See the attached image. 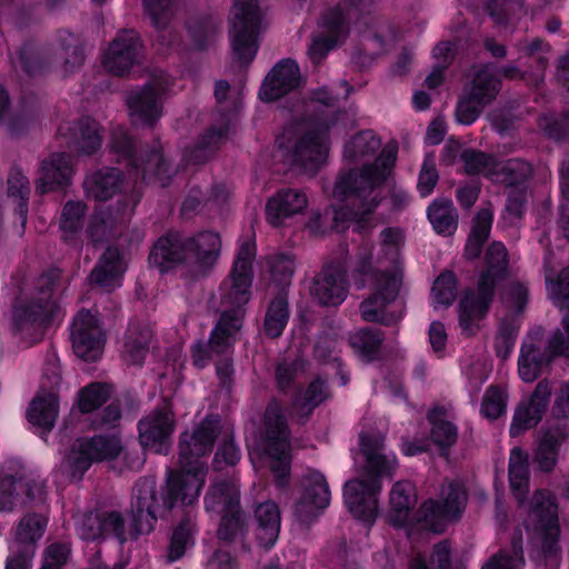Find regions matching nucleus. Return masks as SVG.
Returning a JSON list of instances; mask_svg holds the SVG:
<instances>
[{
    "instance_id": "f257e3e1",
    "label": "nucleus",
    "mask_w": 569,
    "mask_h": 569,
    "mask_svg": "<svg viewBox=\"0 0 569 569\" xmlns=\"http://www.w3.org/2000/svg\"><path fill=\"white\" fill-rule=\"evenodd\" d=\"M380 147V139L371 130L359 132L346 144L343 158L355 163L363 162V166L360 170L342 171L338 176L332 197L343 204L333 207L332 228L343 230L349 222H356L360 231L378 207V189L390 176L397 159V148L387 146L370 163L369 159Z\"/></svg>"
},
{
    "instance_id": "f03ea898",
    "label": "nucleus",
    "mask_w": 569,
    "mask_h": 569,
    "mask_svg": "<svg viewBox=\"0 0 569 569\" xmlns=\"http://www.w3.org/2000/svg\"><path fill=\"white\" fill-rule=\"evenodd\" d=\"M403 243L405 236L400 229L386 228L380 233L379 249L375 254L369 244L360 248L355 283L358 289L368 284L372 291L360 305L361 318L365 321L389 326L402 318V312L388 311V307L399 293L400 250Z\"/></svg>"
},
{
    "instance_id": "7ed1b4c3",
    "label": "nucleus",
    "mask_w": 569,
    "mask_h": 569,
    "mask_svg": "<svg viewBox=\"0 0 569 569\" xmlns=\"http://www.w3.org/2000/svg\"><path fill=\"white\" fill-rule=\"evenodd\" d=\"M335 98L327 89L316 91L303 110L308 116L287 124L278 138L286 161L306 173L317 172L325 164L329 143L327 133L336 124Z\"/></svg>"
},
{
    "instance_id": "20e7f679",
    "label": "nucleus",
    "mask_w": 569,
    "mask_h": 569,
    "mask_svg": "<svg viewBox=\"0 0 569 569\" xmlns=\"http://www.w3.org/2000/svg\"><path fill=\"white\" fill-rule=\"evenodd\" d=\"M360 449L365 458L361 475L345 483L343 499L355 518L372 525L379 513L381 481L393 476L398 462L396 455L387 450L380 433H362Z\"/></svg>"
},
{
    "instance_id": "39448f33",
    "label": "nucleus",
    "mask_w": 569,
    "mask_h": 569,
    "mask_svg": "<svg viewBox=\"0 0 569 569\" xmlns=\"http://www.w3.org/2000/svg\"><path fill=\"white\" fill-rule=\"evenodd\" d=\"M254 256V242L251 239L241 241L231 271L219 287L220 303L224 310L210 336L209 348L213 352H227L242 326L243 307L251 298Z\"/></svg>"
},
{
    "instance_id": "423d86ee",
    "label": "nucleus",
    "mask_w": 569,
    "mask_h": 569,
    "mask_svg": "<svg viewBox=\"0 0 569 569\" xmlns=\"http://www.w3.org/2000/svg\"><path fill=\"white\" fill-rule=\"evenodd\" d=\"M528 480V455L520 448H513L509 458V482L512 493L527 515L526 530L532 532L546 555H553L558 550V506L555 497L545 490L536 491L529 501H525Z\"/></svg>"
},
{
    "instance_id": "0eeeda50",
    "label": "nucleus",
    "mask_w": 569,
    "mask_h": 569,
    "mask_svg": "<svg viewBox=\"0 0 569 569\" xmlns=\"http://www.w3.org/2000/svg\"><path fill=\"white\" fill-rule=\"evenodd\" d=\"M154 477L140 478L134 487L131 501V535L137 539L153 530L157 518L172 511L178 501V469L168 467L160 497L157 495Z\"/></svg>"
},
{
    "instance_id": "6e6552de",
    "label": "nucleus",
    "mask_w": 569,
    "mask_h": 569,
    "mask_svg": "<svg viewBox=\"0 0 569 569\" xmlns=\"http://www.w3.org/2000/svg\"><path fill=\"white\" fill-rule=\"evenodd\" d=\"M507 270V249L501 242H492L486 252V270L481 273L477 290L463 292L459 306V326L463 333L473 335L486 317L497 283Z\"/></svg>"
},
{
    "instance_id": "1a4fd4ad",
    "label": "nucleus",
    "mask_w": 569,
    "mask_h": 569,
    "mask_svg": "<svg viewBox=\"0 0 569 569\" xmlns=\"http://www.w3.org/2000/svg\"><path fill=\"white\" fill-rule=\"evenodd\" d=\"M60 276L59 269H50L41 274L37 281L34 296L28 302L14 307L13 328L21 338L38 340L44 327L58 316L59 307L53 299V292Z\"/></svg>"
},
{
    "instance_id": "9d476101",
    "label": "nucleus",
    "mask_w": 569,
    "mask_h": 569,
    "mask_svg": "<svg viewBox=\"0 0 569 569\" xmlns=\"http://www.w3.org/2000/svg\"><path fill=\"white\" fill-rule=\"evenodd\" d=\"M219 432V422L206 419L199 425L184 448L180 446V456L189 453L193 459L180 458V503L192 505L197 501L206 477V465L200 458L211 451Z\"/></svg>"
},
{
    "instance_id": "9b49d317",
    "label": "nucleus",
    "mask_w": 569,
    "mask_h": 569,
    "mask_svg": "<svg viewBox=\"0 0 569 569\" xmlns=\"http://www.w3.org/2000/svg\"><path fill=\"white\" fill-rule=\"evenodd\" d=\"M84 49L80 38L68 31L60 30L53 51H40L33 44L26 43L19 51L21 68L30 76L42 73L57 66L63 76L78 71L84 63Z\"/></svg>"
},
{
    "instance_id": "f8f14e48",
    "label": "nucleus",
    "mask_w": 569,
    "mask_h": 569,
    "mask_svg": "<svg viewBox=\"0 0 569 569\" xmlns=\"http://www.w3.org/2000/svg\"><path fill=\"white\" fill-rule=\"evenodd\" d=\"M121 443L116 436L78 438L70 452L56 467L53 475L58 485L80 481L93 462L112 460L119 456Z\"/></svg>"
},
{
    "instance_id": "ddd939ff",
    "label": "nucleus",
    "mask_w": 569,
    "mask_h": 569,
    "mask_svg": "<svg viewBox=\"0 0 569 569\" xmlns=\"http://www.w3.org/2000/svg\"><path fill=\"white\" fill-rule=\"evenodd\" d=\"M229 21L233 59L247 66L258 52L259 34L262 28V13L257 0H234Z\"/></svg>"
},
{
    "instance_id": "4468645a",
    "label": "nucleus",
    "mask_w": 569,
    "mask_h": 569,
    "mask_svg": "<svg viewBox=\"0 0 569 569\" xmlns=\"http://www.w3.org/2000/svg\"><path fill=\"white\" fill-rule=\"evenodd\" d=\"M370 7V0H349L343 7L339 6L328 12L321 22V30L312 38L308 49L310 60L317 64L348 33V23L358 18Z\"/></svg>"
},
{
    "instance_id": "2eb2a0df",
    "label": "nucleus",
    "mask_w": 569,
    "mask_h": 569,
    "mask_svg": "<svg viewBox=\"0 0 569 569\" xmlns=\"http://www.w3.org/2000/svg\"><path fill=\"white\" fill-rule=\"evenodd\" d=\"M206 508L222 515L218 537L230 542L243 536V516L239 509V487L234 477L216 481L204 498Z\"/></svg>"
},
{
    "instance_id": "dca6fc26",
    "label": "nucleus",
    "mask_w": 569,
    "mask_h": 569,
    "mask_svg": "<svg viewBox=\"0 0 569 569\" xmlns=\"http://www.w3.org/2000/svg\"><path fill=\"white\" fill-rule=\"evenodd\" d=\"M111 148L127 160L128 166L131 167L129 174L134 177L136 182L157 179L161 187L170 183L168 166L160 148L153 147L146 158H138L132 138L121 127L113 129L111 133Z\"/></svg>"
},
{
    "instance_id": "f3484780",
    "label": "nucleus",
    "mask_w": 569,
    "mask_h": 569,
    "mask_svg": "<svg viewBox=\"0 0 569 569\" xmlns=\"http://www.w3.org/2000/svg\"><path fill=\"white\" fill-rule=\"evenodd\" d=\"M221 251L217 232L202 231L180 242V274L197 279L216 264Z\"/></svg>"
},
{
    "instance_id": "a211bd4d",
    "label": "nucleus",
    "mask_w": 569,
    "mask_h": 569,
    "mask_svg": "<svg viewBox=\"0 0 569 569\" xmlns=\"http://www.w3.org/2000/svg\"><path fill=\"white\" fill-rule=\"evenodd\" d=\"M267 453L271 458V470L276 482L283 487L288 482L290 469L289 441L286 419L277 401H271L264 413Z\"/></svg>"
},
{
    "instance_id": "6ab92c4d",
    "label": "nucleus",
    "mask_w": 569,
    "mask_h": 569,
    "mask_svg": "<svg viewBox=\"0 0 569 569\" xmlns=\"http://www.w3.org/2000/svg\"><path fill=\"white\" fill-rule=\"evenodd\" d=\"M467 493L459 482H447L441 489V499L428 500L421 505L417 513V522L421 528L432 532H442L446 523L458 518L465 509Z\"/></svg>"
},
{
    "instance_id": "aec40b11",
    "label": "nucleus",
    "mask_w": 569,
    "mask_h": 569,
    "mask_svg": "<svg viewBox=\"0 0 569 569\" xmlns=\"http://www.w3.org/2000/svg\"><path fill=\"white\" fill-rule=\"evenodd\" d=\"M500 90V81L491 64L479 68L473 76L469 90L460 98L456 108V119L459 123L471 124L491 103Z\"/></svg>"
},
{
    "instance_id": "412c9836",
    "label": "nucleus",
    "mask_w": 569,
    "mask_h": 569,
    "mask_svg": "<svg viewBox=\"0 0 569 569\" xmlns=\"http://www.w3.org/2000/svg\"><path fill=\"white\" fill-rule=\"evenodd\" d=\"M176 421L172 407L164 403L154 409L138 423L139 441L144 449L168 455L172 446Z\"/></svg>"
},
{
    "instance_id": "4be33fe9",
    "label": "nucleus",
    "mask_w": 569,
    "mask_h": 569,
    "mask_svg": "<svg viewBox=\"0 0 569 569\" xmlns=\"http://www.w3.org/2000/svg\"><path fill=\"white\" fill-rule=\"evenodd\" d=\"M562 326L567 333L563 337L560 330H557L550 337L546 353H541L539 349L532 345H523L518 359L519 377L525 382H532L537 379L542 368L551 360L552 357L563 355L569 351V313L563 316Z\"/></svg>"
},
{
    "instance_id": "5701e85b",
    "label": "nucleus",
    "mask_w": 569,
    "mask_h": 569,
    "mask_svg": "<svg viewBox=\"0 0 569 569\" xmlns=\"http://www.w3.org/2000/svg\"><path fill=\"white\" fill-rule=\"evenodd\" d=\"M528 301V288L521 282H510L502 293V302L505 307L513 313L510 319H503L499 325L498 335L496 337L495 347L497 355L506 358L513 348L519 321L516 315L523 311Z\"/></svg>"
},
{
    "instance_id": "b1692460",
    "label": "nucleus",
    "mask_w": 569,
    "mask_h": 569,
    "mask_svg": "<svg viewBox=\"0 0 569 569\" xmlns=\"http://www.w3.org/2000/svg\"><path fill=\"white\" fill-rule=\"evenodd\" d=\"M141 56L142 43L139 34L134 30H122L104 51L102 66L108 72L122 77L140 62Z\"/></svg>"
},
{
    "instance_id": "393cba45",
    "label": "nucleus",
    "mask_w": 569,
    "mask_h": 569,
    "mask_svg": "<svg viewBox=\"0 0 569 569\" xmlns=\"http://www.w3.org/2000/svg\"><path fill=\"white\" fill-rule=\"evenodd\" d=\"M71 341L74 353L86 361H94L101 356L104 333L98 318L89 310H81L74 317Z\"/></svg>"
},
{
    "instance_id": "a878e982",
    "label": "nucleus",
    "mask_w": 569,
    "mask_h": 569,
    "mask_svg": "<svg viewBox=\"0 0 569 569\" xmlns=\"http://www.w3.org/2000/svg\"><path fill=\"white\" fill-rule=\"evenodd\" d=\"M167 82L162 79L147 83L127 96V106L134 124L153 126L162 112V94Z\"/></svg>"
},
{
    "instance_id": "bb28decb",
    "label": "nucleus",
    "mask_w": 569,
    "mask_h": 569,
    "mask_svg": "<svg viewBox=\"0 0 569 569\" xmlns=\"http://www.w3.org/2000/svg\"><path fill=\"white\" fill-rule=\"evenodd\" d=\"M303 492L297 502L295 513L300 522L312 521L330 503V490L325 476L309 470L302 479Z\"/></svg>"
},
{
    "instance_id": "cd10ccee",
    "label": "nucleus",
    "mask_w": 569,
    "mask_h": 569,
    "mask_svg": "<svg viewBox=\"0 0 569 569\" xmlns=\"http://www.w3.org/2000/svg\"><path fill=\"white\" fill-rule=\"evenodd\" d=\"M101 126L90 117H81L74 122H63L58 128V136L66 139L68 148L91 156L102 146Z\"/></svg>"
},
{
    "instance_id": "c85d7f7f",
    "label": "nucleus",
    "mask_w": 569,
    "mask_h": 569,
    "mask_svg": "<svg viewBox=\"0 0 569 569\" xmlns=\"http://www.w3.org/2000/svg\"><path fill=\"white\" fill-rule=\"evenodd\" d=\"M44 482L31 476L6 477L0 480V511H10L16 506L42 500Z\"/></svg>"
},
{
    "instance_id": "c756f323",
    "label": "nucleus",
    "mask_w": 569,
    "mask_h": 569,
    "mask_svg": "<svg viewBox=\"0 0 569 569\" xmlns=\"http://www.w3.org/2000/svg\"><path fill=\"white\" fill-rule=\"evenodd\" d=\"M551 396V386L547 380L540 381L531 397L519 403L510 426L511 437H519L536 427L546 411Z\"/></svg>"
},
{
    "instance_id": "7c9ffc66",
    "label": "nucleus",
    "mask_w": 569,
    "mask_h": 569,
    "mask_svg": "<svg viewBox=\"0 0 569 569\" xmlns=\"http://www.w3.org/2000/svg\"><path fill=\"white\" fill-rule=\"evenodd\" d=\"M127 269V254L118 247L110 246L99 258L89 279L91 283L111 292L121 287Z\"/></svg>"
},
{
    "instance_id": "2f4dec72",
    "label": "nucleus",
    "mask_w": 569,
    "mask_h": 569,
    "mask_svg": "<svg viewBox=\"0 0 569 569\" xmlns=\"http://www.w3.org/2000/svg\"><path fill=\"white\" fill-rule=\"evenodd\" d=\"M310 293L322 306L341 305L348 295L346 271L340 266H326L316 276Z\"/></svg>"
},
{
    "instance_id": "473e14b6",
    "label": "nucleus",
    "mask_w": 569,
    "mask_h": 569,
    "mask_svg": "<svg viewBox=\"0 0 569 569\" xmlns=\"http://www.w3.org/2000/svg\"><path fill=\"white\" fill-rule=\"evenodd\" d=\"M300 70L296 61L283 59L279 61L267 74L261 88L260 99L274 101L299 87Z\"/></svg>"
},
{
    "instance_id": "72a5a7b5",
    "label": "nucleus",
    "mask_w": 569,
    "mask_h": 569,
    "mask_svg": "<svg viewBox=\"0 0 569 569\" xmlns=\"http://www.w3.org/2000/svg\"><path fill=\"white\" fill-rule=\"evenodd\" d=\"M72 157L67 152H56L41 162L37 191L47 193L71 183L74 174Z\"/></svg>"
},
{
    "instance_id": "f704fd0d",
    "label": "nucleus",
    "mask_w": 569,
    "mask_h": 569,
    "mask_svg": "<svg viewBox=\"0 0 569 569\" xmlns=\"http://www.w3.org/2000/svg\"><path fill=\"white\" fill-rule=\"evenodd\" d=\"M233 124V116L222 117L204 131L192 148L184 151V161L189 164H200L208 161L213 153L227 141Z\"/></svg>"
},
{
    "instance_id": "c9c22d12",
    "label": "nucleus",
    "mask_w": 569,
    "mask_h": 569,
    "mask_svg": "<svg viewBox=\"0 0 569 569\" xmlns=\"http://www.w3.org/2000/svg\"><path fill=\"white\" fill-rule=\"evenodd\" d=\"M140 199V191H134L130 197L119 200L118 217H113L110 211H96L86 231L91 242L98 243L103 241L111 233L116 221L123 222L128 220Z\"/></svg>"
},
{
    "instance_id": "e433bc0d",
    "label": "nucleus",
    "mask_w": 569,
    "mask_h": 569,
    "mask_svg": "<svg viewBox=\"0 0 569 569\" xmlns=\"http://www.w3.org/2000/svg\"><path fill=\"white\" fill-rule=\"evenodd\" d=\"M308 206L307 194L299 189H281L266 204L267 221L279 227L287 218L301 213Z\"/></svg>"
},
{
    "instance_id": "4c0bfd02",
    "label": "nucleus",
    "mask_w": 569,
    "mask_h": 569,
    "mask_svg": "<svg viewBox=\"0 0 569 569\" xmlns=\"http://www.w3.org/2000/svg\"><path fill=\"white\" fill-rule=\"evenodd\" d=\"M416 505L415 486L410 481H397L389 493L388 521L397 528L409 526Z\"/></svg>"
},
{
    "instance_id": "58836bf2",
    "label": "nucleus",
    "mask_w": 569,
    "mask_h": 569,
    "mask_svg": "<svg viewBox=\"0 0 569 569\" xmlns=\"http://www.w3.org/2000/svg\"><path fill=\"white\" fill-rule=\"evenodd\" d=\"M153 332L149 326L131 321L124 336L123 361L128 365H142L149 352Z\"/></svg>"
},
{
    "instance_id": "ea45409f",
    "label": "nucleus",
    "mask_w": 569,
    "mask_h": 569,
    "mask_svg": "<svg viewBox=\"0 0 569 569\" xmlns=\"http://www.w3.org/2000/svg\"><path fill=\"white\" fill-rule=\"evenodd\" d=\"M256 537L259 545L266 549L272 548L279 537L281 516L278 506L272 501H266L257 506L254 510Z\"/></svg>"
},
{
    "instance_id": "a19ab883",
    "label": "nucleus",
    "mask_w": 569,
    "mask_h": 569,
    "mask_svg": "<svg viewBox=\"0 0 569 569\" xmlns=\"http://www.w3.org/2000/svg\"><path fill=\"white\" fill-rule=\"evenodd\" d=\"M568 438V425L559 422L542 435L536 452V461L543 471H550L557 463L559 449Z\"/></svg>"
},
{
    "instance_id": "79ce46f5",
    "label": "nucleus",
    "mask_w": 569,
    "mask_h": 569,
    "mask_svg": "<svg viewBox=\"0 0 569 569\" xmlns=\"http://www.w3.org/2000/svg\"><path fill=\"white\" fill-rule=\"evenodd\" d=\"M48 519L36 512L26 513L12 530L11 545L37 552L38 541L42 538Z\"/></svg>"
},
{
    "instance_id": "37998d69",
    "label": "nucleus",
    "mask_w": 569,
    "mask_h": 569,
    "mask_svg": "<svg viewBox=\"0 0 569 569\" xmlns=\"http://www.w3.org/2000/svg\"><path fill=\"white\" fill-rule=\"evenodd\" d=\"M147 16L159 32L163 43H171L173 21L177 13L176 0H142Z\"/></svg>"
},
{
    "instance_id": "c03bdc74",
    "label": "nucleus",
    "mask_w": 569,
    "mask_h": 569,
    "mask_svg": "<svg viewBox=\"0 0 569 569\" xmlns=\"http://www.w3.org/2000/svg\"><path fill=\"white\" fill-rule=\"evenodd\" d=\"M122 181V174L119 169L104 168L88 176L83 187L88 197L106 201L119 191Z\"/></svg>"
},
{
    "instance_id": "a18cd8bd",
    "label": "nucleus",
    "mask_w": 569,
    "mask_h": 569,
    "mask_svg": "<svg viewBox=\"0 0 569 569\" xmlns=\"http://www.w3.org/2000/svg\"><path fill=\"white\" fill-rule=\"evenodd\" d=\"M87 206L81 201L69 200L61 209L59 230L66 243L80 246Z\"/></svg>"
},
{
    "instance_id": "49530a36",
    "label": "nucleus",
    "mask_w": 569,
    "mask_h": 569,
    "mask_svg": "<svg viewBox=\"0 0 569 569\" xmlns=\"http://www.w3.org/2000/svg\"><path fill=\"white\" fill-rule=\"evenodd\" d=\"M58 412V397L53 391H50L44 395H38L32 400L27 412V418L30 423L48 432L53 428Z\"/></svg>"
},
{
    "instance_id": "de8ad7c7",
    "label": "nucleus",
    "mask_w": 569,
    "mask_h": 569,
    "mask_svg": "<svg viewBox=\"0 0 569 569\" xmlns=\"http://www.w3.org/2000/svg\"><path fill=\"white\" fill-rule=\"evenodd\" d=\"M149 262L158 268L161 273L176 269L178 264V234L169 232L154 243Z\"/></svg>"
},
{
    "instance_id": "09e8293b",
    "label": "nucleus",
    "mask_w": 569,
    "mask_h": 569,
    "mask_svg": "<svg viewBox=\"0 0 569 569\" xmlns=\"http://www.w3.org/2000/svg\"><path fill=\"white\" fill-rule=\"evenodd\" d=\"M492 221L493 210L490 206H486L477 212L465 249L469 259L479 257L482 244L490 234Z\"/></svg>"
},
{
    "instance_id": "8fccbe9b",
    "label": "nucleus",
    "mask_w": 569,
    "mask_h": 569,
    "mask_svg": "<svg viewBox=\"0 0 569 569\" xmlns=\"http://www.w3.org/2000/svg\"><path fill=\"white\" fill-rule=\"evenodd\" d=\"M428 218L439 234H452L458 224V213L449 199L435 200L428 208Z\"/></svg>"
},
{
    "instance_id": "3c124183",
    "label": "nucleus",
    "mask_w": 569,
    "mask_h": 569,
    "mask_svg": "<svg viewBox=\"0 0 569 569\" xmlns=\"http://www.w3.org/2000/svg\"><path fill=\"white\" fill-rule=\"evenodd\" d=\"M431 423V438L440 448L451 447L458 437L457 427L447 419V411L433 408L428 413Z\"/></svg>"
},
{
    "instance_id": "603ef678",
    "label": "nucleus",
    "mask_w": 569,
    "mask_h": 569,
    "mask_svg": "<svg viewBox=\"0 0 569 569\" xmlns=\"http://www.w3.org/2000/svg\"><path fill=\"white\" fill-rule=\"evenodd\" d=\"M383 340L380 330L360 329L349 337V345L353 351L366 361L377 355Z\"/></svg>"
},
{
    "instance_id": "864d4df0",
    "label": "nucleus",
    "mask_w": 569,
    "mask_h": 569,
    "mask_svg": "<svg viewBox=\"0 0 569 569\" xmlns=\"http://www.w3.org/2000/svg\"><path fill=\"white\" fill-rule=\"evenodd\" d=\"M532 172L531 166L520 159H510L503 162L497 161L496 173H491L492 181L508 186L517 184Z\"/></svg>"
},
{
    "instance_id": "5fc2aeb1",
    "label": "nucleus",
    "mask_w": 569,
    "mask_h": 569,
    "mask_svg": "<svg viewBox=\"0 0 569 569\" xmlns=\"http://www.w3.org/2000/svg\"><path fill=\"white\" fill-rule=\"evenodd\" d=\"M457 296V279L451 271L442 272L431 290V306L435 310L446 309L452 305Z\"/></svg>"
},
{
    "instance_id": "6e6d98bb",
    "label": "nucleus",
    "mask_w": 569,
    "mask_h": 569,
    "mask_svg": "<svg viewBox=\"0 0 569 569\" xmlns=\"http://www.w3.org/2000/svg\"><path fill=\"white\" fill-rule=\"evenodd\" d=\"M289 319L288 302L283 295L273 299L267 310L264 318L266 333L271 338L279 337Z\"/></svg>"
},
{
    "instance_id": "4d7b16f0",
    "label": "nucleus",
    "mask_w": 569,
    "mask_h": 569,
    "mask_svg": "<svg viewBox=\"0 0 569 569\" xmlns=\"http://www.w3.org/2000/svg\"><path fill=\"white\" fill-rule=\"evenodd\" d=\"M29 193L28 178L20 170L13 169L8 178V196L19 200L17 213L21 219L22 226L27 221Z\"/></svg>"
},
{
    "instance_id": "13d9d810",
    "label": "nucleus",
    "mask_w": 569,
    "mask_h": 569,
    "mask_svg": "<svg viewBox=\"0 0 569 569\" xmlns=\"http://www.w3.org/2000/svg\"><path fill=\"white\" fill-rule=\"evenodd\" d=\"M461 161L469 174H482L492 181L491 173H496L497 160L481 151L472 149L461 153Z\"/></svg>"
},
{
    "instance_id": "bf43d9fd",
    "label": "nucleus",
    "mask_w": 569,
    "mask_h": 569,
    "mask_svg": "<svg viewBox=\"0 0 569 569\" xmlns=\"http://www.w3.org/2000/svg\"><path fill=\"white\" fill-rule=\"evenodd\" d=\"M547 291L550 300L559 308H569V268H565L557 277L546 273Z\"/></svg>"
},
{
    "instance_id": "052dcab7",
    "label": "nucleus",
    "mask_w": 569,
    "mask_h": 569,
    "mask_svg": "<svg viewBox=\"0 0 569 569\" xmlns=\"http://www.w3.org/2000/svg\"><path fill=\"white\" fill-rule=\"evenodd\" d=\"M523 565L521 539H513L510 550H500L482 569H519Z\"/></svg>"
},
{
    "instance_id": "680f3d73",
    "label": "nucleus",
    "mask_w": 569,
    "mask_h": 569,
    "mask_svg": "<svg viewBox=\"0 0 569 569\" xmlns=\"http://www.w3.org/2000/svg\"><path fill=\"white\" fill-rule=\"evenodd\" d=\"M110 397V388L106 383L93 382L80 391L79 409L81 412H91L102 406Z\"/></svg>"
},
{
    "instance_id": "e2e57ef3",
    "label": "nucleus",
    "mask_w": 569,
    "mask_h": 569,
    "mask_svg": "<svg viewBox=\"0 0 569 569\" xmlns=\"http://www.w3.org/2000/svg\"><path fill=\"white\" fill-rule=\"evenodd\" d=\"M98 517L101 527V539L114 537L120 545H123L127 538L122 515L118 511H98Z\"/></svg>"
},
{
    "instance_id": "0e129e2a",
    "label": "nucleus",
    "mask_w": 569,
    "mask_h": 569,
    "mask_svg": "<svg viewBox=\"0 0 569 569\" xmlns=\"http://www.w3.org/2000/svg\"><path fill=\"white\" fill-rule=\"evenodd\" d=\"M340 339L337 333L326 332L319 336L316 347L315 356L323 363H337L340 361L339 358V345Z\"/></svg>"
},
{
    "instance_id": "69168bd1",
    "label": "nucleus",
    "mask_w": 569,
    "mask_h": 569,
    "mask_svg": "<svg viewBox=\"0 0 569 569\" xmlns=\"http://www.w3.org/2000/svg\"><path fill=\"white\" fill-rule=\"evenodd\" d=\"M329 397V390L326 381L317 379L312 381L303 396H299L295 400V406L310 412Z\"/></svg>"
},
{
    "instance_id": "338daca9",
    "label": "nucleus",
    "mask_w": 569,
    "mask_h": 569,
    "mask_svg": "<svg viewBox=\"0 0 569 569\" xmlns=\"http://www.w3.org/2000/svg\"><path fill=\"white\" fill-rule=\"evenodd\" d=\"M506 411V395L497 388L490 387L483 397L481 405L482 415L490 419H497Z\"/></svg>"
},
{
    "instance_id": "774afa93",
    "label": "nucleus",
    "mask_w": 569,
    "mask_h": 569,
    "mask_svg": "<svg viewBox=\"0 0 569 569\" xmlns=\"http://www.w3.org/2000/svg\"><path fill=\"white\" fill-rule=\"evenodd\" d=\"M560 189L563 197L560 203V224L565 232V237L569 240V162L561 164L560 171Z\"/></svg>"
}]
</instances>
